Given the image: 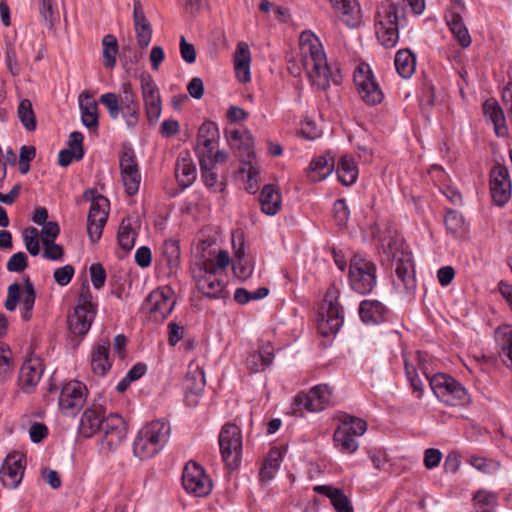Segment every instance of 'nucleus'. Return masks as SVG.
I'll return each mask as SVG.
<instances>
[{
    "instance_id": "nucleus-1",
    "label": "nucleus",
    "mask_w": 512,
    "mask_h": 512,
    "mask_svg": "<svg viewBox=\"0 0 512 512\" xmlns=\"http://www.w3.org/2000/svg\"><path fill=\"white\" fill-rule=\"evenodd\" d=\"M299 50L303 69L313 88L325 91L331 83L340 82L339 70L328 64L323 45L313 32L303 31L300 34Z\"/></svg>"
},
{
    "instance_id": "nucleus-2",
    "label": "nucleus",
    "mask_w": 512,
    "mask_h": 512,
    "mask_svg": "<svg viewBox=\"0 0 512 512\" xmlns=\"http://www.w3.org/2000/svg\"><path fill=\"white\" fill-rule=\"evenodd\" d=\"M416 357L419 369L429 380L430 387L440 402L451 407H464L471 402L470 394L463 384L445 373H436L429 377L423 365V354L418 351Z\"/></svg>"
},
{
    "instance_id": "nucleus-3",
    "label": "nucleus",
    "mask_w": 512,
    "mask_h": 512,
    "mask_svg": "<svg viewBox=\"0 0 512 512\" xmlns=\"http://www.w3.org/2000/svg\"><path fill=\"white\" fill-rule=\"evenodd\" d=\"M171 427L163 420H155L142 427L133 443L134 455L148 459L159 453L170 438Z\"/></svg>"
},
{
    "instance_id": "nucleus-4",
    "label": "nucleus",
    "mask_w": 512,
    "mask_h": 512,
    "mask_svg": "<svg viewBox=\"0 0 512 512\" xmlns=\"http://www.w3.org/2000/svg\"><path fill=\"white\" fill-rule=\"evenodd\" d=\"M335 419L338 426L333 433L334 448L342 454H354L359 448L357 439L367 431L366 421L345 412H339Z\"/></svg>"
},
{
    "instance_id": "nucleus-5",
    "label": "nucleus",
    "mask_w": 512,
    "mask_h": 512,
    "mask_svg": "<svg viewBox=\"0 0 512 512\" xmlns=\"http://www.w3.org/2000/svg\"><path fill=\"white\" fill-rule=\"evenodd\" d=\"M404 19L402 9L394 3H381L375 15V34L386 48L395 47L399 41V23Z\"/></svg>"
},
{
    "instance_id": "nucleus-6",
    "label": "nucleus",
    "mask_w": 512,
    "mask_h": 512,
    "mask_svg": "<svg viewBox=\"0 0 512 512\" xmlns=\"http://www.w3.org/2000/svg\"><path fill=\"white\" fill-rule=\"evenodd\" d=\"M97 309L98 303L94 300L89 286L83 285L74 311L68 316L70 332L77 336L86 335L95 320Z\"/></svg>"
},
{
    "instance_id": "nucleus-7",
    "label": "nucleus",
    "mask_w": 512,
    "mask_h": 512,
    "mask_svg": "<svg viewBox=\"0 0 512 512\" xmlns=\"http://www.w3.org/2000/svg\"><path fill=\"white\" fill-rule=\"evenodd\" d=\"M349 285L361 295L372 292L377 284L376 265L361 254H355L349 265Z\"/></svg>"
},
{
    "instance_id": "nucleus-8",
    "label": "nucleus",
    "mask_w": 512,
    "mask_h": 512,
    "mask_svg": "<svg viewBox=\"0 0 512 512\" xmlns=\"http://www.w3.org/2000/svg\"><path fill=\"white\" fill-rule=\"evenodd\" d=\"M21 299V317L24 321H29L33 316V308L36 300V291L29 277L24 280L23 290L20 284L12 283L7 289V298L4 303L8 311H14Z\"/></svg>"
},
{
    "instance_id": "nucleus-9",
    "label": "nucleus",
    "mask_w": 512,
    "mask_h": 512,
    "mask_svg": "<svg viewBox=\"0 0 512 512\" xmlns=\"http://www.w3.org/2000/svg\"><path fill=\"white\" fill-rule=\"evenodd\" d=\"M191 272L197 289L204 296L212 299L225 297V284L221 279V273L207 269L203 262H194Z\"/></svg>"
},
{
    "instance_id": "nucleus-10",
    "label": "nucleus",
    "mask_w": 512,
    "mask_h": 512,
    "mask_svg": "<svg viewBox=\"0 0 512 512\" xmlns=\"http://www.w3.org/2000/svg\"><path fill=\"white\" fill-rule=\"evenodd\" d=\"M354 83L360 98L370 106L380 104L384 93L376 78L366 63H360L354 72Z\"/></svg>"
},
{
    "instance_id": "nucleus-11",
    "label": "nucleus",
    "mask_w": 512,
    "mask_h": 512,
    "mask_svg": "<svg viewBox=\"0 0 512 512\" xmlns=\"http://www.w3.org/2000/svg\"><path fill=\"white\" fill-rule=\"evenodd\" d=\"M219 445L223 461L231 469L236 468L241 460L242 435L235 424H225L219 434Z\"/></svg>"
},
{
    "instance_id": "nucleus-12",
    "label": "nucleus",
    "mask_w": 512,
    "mask_h": 512,
    "mask_svg": "<svg viewBox=\"0 0 512 512\" xmlns=\"http://www.w3.org/2000/svg\"><path fill=\"white\" fill-rule=\"evenodd\" d=\"M339 291L335 286L328 288L324 301L327 305L326 312L321 315L319 331L322 335L336 334L343 325V308L338 302Z\"/></svg>"
},
{
    "instance_id": "nucleus-13",
    "label": "nucleus",
    "mask_w": 512,
    "mask_h": 512,
    "mask_svg": "<svg viewBox=\"0 0 512 512\" xmlns=\"http://www.w3.org/2000/svg\"><path fill=\"white\" fill-rule=\"evenodd\" d=\"M119 167L123 186L129 196L135 195L140 187L141 174L135 151L131 145H123L119 155Z\"/></svg>"
},
{
    "instance_id": "nucleus-14",
    "label": "nucleus",
    "mask_w": 512,
    "mask_h": 512,
    "mask_svg": "<svg viewBox=\"0 0 512 512\" xmlns=\"http://www.w3.org/2000/svg\"><path fill=\"white\" fill-rule=\"evenodd\" d=\"M88 396V389L80 381L65 383L60 391L58 407L65 416H75L83 408Z\"/></svg>"
},
{
    "instance_id": "nucleus-15",
    "label": "nucleus",
    "mask_w": 512,
    "mask_h": 512,
    "mask_svg": "<svg viewBox=\"0 0 512 512\" xmlns=\"http://www.w3.org/2000/svg\"><path fill=\"white\" fill-rule=\"evenodd\" d=\"M176 300L171 288L165 286L153 290L142 304L143 310L148 312L155 321H163L174 309Z\"/></svg>"
},
{
    "instance_id": "nucleus-16",
    "label": "nucleus",
    "mask_w": 512,
    "mask_h": 512,
    "mask_svg": "<svg viewBox=\"0 0 512 512\" xmlns=\"http://www.w3.org/2000/svg\"><path fill=\"white\" fill-rule=\"evenodd\" d=\"M183 488L196 497L207 496L212 490V483L204 469L194 461H189L182 474Z\"/></svg>"
},
{
    "instance_id": "nucleus-17",
    "label": "nucleus",
    "mask_w": 512,
    "mask_h": 512,
    "mask_svg": "<svg viewBox=\"0 0 512 512\" xmlns=\"http://www.w3.org/2000/svg\"><path fill=\"white\" fill-rule=\"evenodd\" d=\"M140 86L147 119L149 123L154 124L159 120L162 112L159 88L149 74L141 75Z\"/></svg>"
},
{
    "instance_id": "nucleus-18",
    "label": "nucleus",
    "mask_w": 512,
    "mask_h": 512,
    "mask_svg": "<svg viewBox=\"0 0 512 512\" xmlns=\"http://www.w3.org/2000/svg\"><path fill=\"white\" fill-rule=\"evenodd\" d=\"M331 390L326 384L312 387L308 392H300L294 399L295 410L305 409L309 412H320L330 401Z\"/></svg>"
},
{
    "instance_id": "nucleus-19",
    "label": "nucleus",
    "mask_w": 512,
    "mask_h": 512,
    "mask_svg": "<svg viewBox=\"0 0 512 512\" xmlns=\"http://www.w3.org/2000/svg\"><path fill=\"white\" fill-rule=\"evenodd\" d=\"M512 184L508 168L497 163L490 171V192L493 202L502 207L511 197Z\"/></svg>"
},
{
    "instance_id": "nucleus-20",
    "label": "nucleus",
    "mask_w": 512,
    "mask_h": 512,
    "mask_svg": "<svg viewBox=\"0 0 512 512\" xmlns=\"http://www.w3.org/2000/svg\"><path fill=\"white\" fill-rule=\"evenodd\" d=\"M103 433L100 439L102 449L114 451L126 438V424L119 414H110L105 418L101 428Z\"/></svg>"
},
{
    "instance_id": "nucleus-21",
    "label": "nucleus",
    "mask_w": 512,
    "mask_h": 512,
    "mask_svg": "<svg viewBox=\"0 0 512 512\" xmlns=\"http://www.w3.org/2000/svg\"><path fill=\"white\" fill-rule=\"evenodd\" d=\"M108 200L105 197H98L91 204L88 219L87 232L91 242H97L103 232V228L108 219Z\"/></svg>"
},
{
    "instance_id": "nucleus-22",
    "label": "nucleus",
    "mask_w": 512,
    "mask_h": 512,
    "mask_svg": "<svg viewBox=\"0 0 512 512\" xmlns=\"http://www.w3.org/2000/svg\"><path fill=\"white\" fill-rule=\"evenodd\" d=\"M25 460L19 453H10L0 468V480L7 488H16L22 481Z\"/></svg>"
},
{
    "instance_id": "nucleus-23",
    "label": "nucleus",
    "mask_w": 512,
    "mask_h": 512,
    "mask_svg": "<svg viewBox=\"0 0 512 512\" xmlns=\"http://www.w3.org/2000/svg\"><path fill=\"white\" fill-rule=\"evenodd\" d=\"M205 385L206 379L203 369L198 364H189L183 381L185 399L189 406H195L198 403V398L203 393Z\"/></svg>"
},
{
    "instance_id": "nucleus-24",
    "label": "nucleus",
    "mask_w": 512,
    "mask_h": 512,
    "mask_svg": "<svg viewBox=\"0 0 512 512\" xmlns=\"http://www.w3.org/2000/svg\"><path fill=\"white\" fill-rule=\"evenodd\" d=\"M219 139V130L215 123H203L197 135L196 154L199 161L207 162L210 159L211 152L215 151Z\"/></svg>"
},
{
    "instance_id": "nucleus-25",
    "label": "nucleus",
    "mask_w": 512,
    "mask_h": 512,
    "mask_svg": "<svg viewBox=\"0 0 512 512\" xmlns=\"http://www.w3.org/2000/svg\"><path fill=\"white\" fill-rule=\"evenodd\" d=\"M121 92L122 93L120 95V113L122 114L126 126L129 129H134L139 123V104L136 101V96L133 93L131 84L129 82H124L121 85Z\"/></svg>"
},
{
    "instance_id": "nucleus-26",
    "label": "nucleus",
    "mask_w": 512,
    "mask_h": 512,
    "mask_svg": "<svg viewBox=\"0 0 512 512\" xmlns=\"http://www.w3.org/2000/svg\"><path fill=\"white\" fill-rule=\"evenodd\" d=\"M395 273L399 285L410 293L416 289V278L412 255L409 252H401L394 255Z\"/></svg>"
},
{
    "instance_id": "nucleus-27",
    "label": "nucleus",
    "mask_w": 512,
    "mask_h": 512,
    "mask_svg": "<svg viewBox=\"0 0 512 512\" xmlns=\"http://www.w3.org/2000/svg\"><path fill=\"white\" fill-rule=\"evenodd\" d=\"M104 410L101 406L93 405L87 408L81 415L78 433L79 435L90 438L98 431H101L105 421Z\"/></svg>"
},
{
    "instance_id": "nucleus-28",
    "label": "nucleus",
    "mask_w": 512,
    "mask_h": 512,
    "mask_svg": "<svg viewBox=\"0 0 512 512\" xmlns=\"http://www.w3.org/2000/svg\"><path fill=\"white\" fill-rule=\"evenodd\" d=\"M337 17L349 28L361 23V9L357 0H329Z\"/></svg>"
},
{
    "instance_id": "nucleus-29",
    "label": "nucleus",
    "mask_w": 512,
    "mask_h": 512,
    "mask_svg": "<svg viewBox=\"0 0 512 512\" xmlns=\"http://www.w3.org/2000/svg\"><path fill=\"white\" fill-rule=\"evenodd\" d=\"M133 24L139 47H148L152 39L153 30L140 0L133 1Z\"/></svg>"
},
{
    "instance_id": "nucleus-30",
    "label": "nucleus",
    "mask_w": 512,
    "mask_h": 512,
    "mask_svg": "<svg viewBox=\"0 0 512 512\" xmlns=\"http://www.w3.org/2000/svg\"><path fill=\"white\" fill-rule=\"evenodd\" d=\"M228 142L232 149L237 151V155L242 162H250L254 156L253 137L248 130H233L229 132Z\"/></svg>"
},
{
    "instance_id": "nucleus-31",
    "label": "nucleus",
    "mask_w": 512,
    "mask_h": 512,
    "mask_svg": "<svg viewBox=\"0 0 512 512\" xmlns=\"http://www.w3.org/2000/svg\"><path fill=\"white\" fill-rule=\"evenodd\" d=\"M205 245L206 243L203 242L197 246V254H195L194 262H203L205 266H207V269L223 274L224 269H226L230 264L228 252L220 250L216 254L215 251L209 250L207 253H204Z\"/></svg>"
},
{
    "instance_id": "nucleus-32",
    "label": "nucleus",
    "mask_w": 512,
    "mask_h": 512,
    "mask_svg": "<svg viewBox=\"0 0 512 512\" xmlns=\"http://www.w3.org/2000/svg\"><path fill=\"white\" fill-rule=\"evenodd\" d=\"M110 341L109 339H100L91 351L92 371L100 376H104L111 368L109 358Z\"/></svg>"
},
{
    "instance_id": "nucleus-33",
    "label": "nucleus",
    "mask_w": 512,
    "mask_h": 512,
    "mask_svg": "<svg viewBox=\"0 0 512 512\" xmlns=\"http://www.w3.org/2000/svg\"><path fill=\"white\" fill-rule=\"evenodd\" d=\"M175 176L180 186H191L197 177L196 166L189 152H181L175 165Z\"/></svg>"
},
{
    "instance_id": "nucleus-34",
    "label": "nucleus",
    "mask_w": 512,
    "mask_h": 512,
    "mask_svg": "<svg viewBox=\"0 0 512 512\" xmlns=\"http://www.w3.org/2000/svg\"><path fill=\"white\" fill-rule=\"evenodd\" d=\"M79 108L81 112V122L91 131L97 130L99 126L98 105L89 92H83L79 95Z\"/></svg>"
},
{
    "instance_id": "nucleus-35",
    "label": "nucleus",
    "mask_w": 512,
    "mask_h": 512,
    "mask_svg": "<svg viewBox=\"0 0 512 512\" xmlns=\"http://www.w3.org/2000/svg\"><path fill=\"white\" fill-rule=\"evenodd\" d=\"M313 491L329 498L336 512H354L350 499L341 489L332 485H316Z\"/></svg>"
},
{
    "instance_id": "nucleus-36",
    "label": "nucleus",
    "mask_w": 512,
    "mask_h": 512,
    "mask_svg": "<svg viewBox=\"0 0 512 512\" xmlns=\"http://www.w3.org/2000/svg\"><path fill=\"white\" fill-rule=\"evenodd\" d=\"M386 307L378 300L365 299L359 305V316L363 323L377 325L384 321Z\"/></svg>"
},
{
    "instance_id": "nucleus-37",
    "label": "nucleus",
    "mask_w": 512,
    "mask_h": 512,
    "mask_svg": "<svg viewBox=\"0 0 512 512\" xmlns=\"http://www.w3.org/2000/svg\"><path fill=\"white\" fill-rule=\"evenodd\" d=\"M494 337L504 364L512 370V325H500L495 330Z\"/></svg>"
},
{
    "instance_id": "nucleus-38",
    "label": "nucleus",
    "mask_w": 512,
    "mask_h": 512,
    "mask_svg": "<svg viewBox=\"0 0 512 512\" xmlns=\"http://www.w3.org/2000/svg\"><path fill=\"white\" fill-rule=\"evenodd\" d=\"M251 53L247 43L239 42L234 55V68L238 80L242 83L250 80Z\"/></svg>"
},
{
    "instance_id": "nucleus-39",
    "label": "nucleus",
    "mask_w": 512,
    "mask_h": 512,
    "mask_svg": "<svg viewBox=\"0 0 512 512\" xmlns=\"http://www.w3.org/2000/svg\"><path fill=\"white\" fill-rule=\"evenodd\" d=\"M485 117L491 121L495 133L498 136H505L508 132L504 112L495 99H488L483 104Z\"/></svg>"
},
{
    "instance_id": "nucleus-40",
    "label": "nucleus",
    "mask_w": 512,
    "mask_h": 512,
    "mask_svg": "<svg viewBox=\"0 0 512 512\" xmlns=\"http://www.w3.org/2000/svg\"><path fill=\"white\" fill-rule=\"evenodd\" d=\"M259 201L262 212L266 215L274 216L281 208L282 198L280 191L274 185L267 184L261 190Z\"/></svg>"
},
{
    "instance_id": "nucleus-41",
    "label": "nucleus",
    "mask_w": 512,
    "mask_h": 512,
    "mask_svg": "<svg viewBox=\"0 0 512 512\" xmlns=\"http://www.w3.org/2000/svg\"><path fill=\"white\" fill-rule=\"evenodd\" d=\"M334 169L333 157L329 154L318 156L309 165L308 176L313 182L324 180Z\"/></svg>"
},
{
    "instance_id": "nucleus-42",
    "label": "nucleus",
    "mask_w": 512,
    "mask_h": 512,
    "mask_svg": "<svg viewBox=\"0 0 512 512\" xmlns=\"http://www.w3.org/2000/svg\"><path fill=\"white\" fill-rule=\"evenodd\" d=\"M273 348L270 345L263 346L259 351L249 354L246 360L247 367L252 372H261L270 366L273 362Z\"/></svg>"
},
{
    "instance_id": "nucleus-43",
    "label": "nucleus",
    "mask_w": 512,
    "mask_h": 512,
    "mask_svg": "<svg viewBox=\"0 0 512 512\" xmlns=\"http://www.w3.org/2000/svg\"><path fill=\"white\" fill-rule=\"evenodd\" d=\"M43 369L36 359L25 361L20 369L19 379L24 387L33 388L41 379Z\"/></svg>"
},
{
    "instance_id": "nucleus-44",
    "label": "nucleus",
    "mask_w": 512,
    "mask_h": 512,
    "mask_svg": "<svg viewBox=\"0 0 512 512\" xmlns=\"http://www.w3.org/2000/svg\"><path fill=\"white\" fill-rule=\"evenodd\" d=\"M397 73L404 79H409L415 72L416 57L409 49L397 51L394 60Z\"/></svg>"
},
{
    "instance_id": "nucleus-45",
    "label": "nucleus",
    "mask_w": 512,
    "mask_h": 512,
    "mask_svg": "<svg viewBox=\"0 0 512 512\" xmlns=\"http://www.w3.org/2000/svg\"><path fill=\"white\" fill-rule=\"evenodd\" d=\"M337 175L340 182L345 186L354 184L358 178V168L351 156L344 155L337 165Z\"/></svg>"
},
{
    "instance_id": "nucleus-46",
    "label": "nucleus",
    "mask_w": 512,
    "mask_h": 512,
    "mask_svg": "<svg viewBox=\"0 0 512 512\" xmlns=\"http://www.w3.org/2000/svg\"><path fill=\"white\" fill-rule=\"evenodd\" d=\"M283 461V452L278 447L270 449L265 463L260 471V478L262 481L269 482L273 479L275 473L280 468Z\"/></svg>"
},
{
    "instance_id": "nucleus-47",
    "label": "nucleus",
    "mask_w": 512,
    "mask_h": 512,
    "mask_svg": "<svg viewBox=\"0 0 512 512\" xmlns=\"http://www.w3.org/2000/svg\"><path fill=\"white\" fill-rule=\"evenodd\" d=\"M447 25L449 26L450 31L458 43L463 48H467L471 44V37L469 35L468 29L466 28L463 19L459 14L451 13L449 16H447Z\"/></svg>"
},
{
    "instance_id": "nucleus-48",
    "label": "nucleus",
    "mask_w": 512,
    "mask_h": 512,
    "mask_svg": "<svg viewBox=\"0 0 512 512\" xmlns=\"http://www.w3.org/2000/svg\"><path fill=\"white\" fill-rule=\"evenodd\" d=\"M238 241H239L238 248L236 247L235 237L233 238V241H232L234 251H235V257L237 258V260L233 262L232 269H233L234 274L238 278L245 280L252 274V267L247 263H243L244 251H243V236H242V234L239 235Z\"/></svg>"
},
{
    "instance_id": "nucleus-49",
    "label": "nucleus",
    "mask_w": 512,
    "mask_h": 512,
    "mask_svg": "<svg viewBox=\"0 0 512 512\" xmlns=\"http://www.w3.org/2000/svg\"><path fill=\"white\" fill-rule=\"evenodd\" d=\"M403 359L405 374L412 389V394L415 398L421 399L425 392L424 383L417 373V368L412 363H410L405 354L403 355Z\"/></svg>"
},
{
    "instance_id": "nucleus-50",
    "label": "nucleus",
    "mask_w": 512,
    "mask_h": 512,
    "mask_svg": "<svg viewBox=\"0 0 512 512\" xmlns=\"http://www.w3.org/2000/svg\"><path fill=\"white\" fill-rule=\"evenodd\" d=\"M446 229L454 236L461 237L467 232V225L461 213L450 210L445 215Z\"/></svg>"
},
{
    "instance_id": "nucleus-51",
    "label": "nucleus",
    "mask_w": 512,
    "mask_h": 512,
    "mask_svg": "<svg viewBox=\"0 0 512 512\" xmlns=\"http://www.w3.org/2000/svg\"><path fill=\"white\" fill-rule=\"evenodd\" d=\"M17 115L26 130L34 131L36 129V118L32 103L29 99H23L20 101L17 109Z\"/></svg>"
},
{
    "instance_id": "nucleus-52",
    "label": "nucleus",
    "mask_w": 512,
    "mask_h": 512,
    "mask_svg": "<svg viewBox=\"0 0 512 512\" xmlns=\"http://www.w3.org/2000/svg\"><path fill=\"white\" fill-rule=\"evenodd\" d=\"M104 66L113 68L116 64V55L118 53V43L115 36L108 34L102 39Z\"/></svg>"
},
{
    "instance_id": "nucleus-53",
    "label": "nucleus",
    "mask_w": 512,
    "mask_h": 512,
    "mask_svg": "<svg viewBox=\"0 0 512 512\" xmlns=\"http://www.w3.org/2000/svg\"><path fill=\"white\" fill-rule=\"evenodd\" d=\"M497 496L488 491H479L474 496V507L477 512H495Z\"/></svg>"
},
{
    "instance_id": "nucleus-54",
    "label": "nucleus",
    "mask_w": 512,
    "mask_h": 512,
    "mask_svg": "<svg viewBox=\"0 0 512 512\" xmlns=\"http://www.w3.org/2000/svg\"><path fill=\"white\" fill-rule=\"evenodd\" d=\"M201 169V177L204 184L214 191L221 190V184L218 183V176L213 172L212 160L208 159L207 162L199 161Z\"/></svg>"
},
{
    "instance_id": "nucleus-55",
    "label": "nucleus",
    "mask_w": 512,
    "mask_h": 512,
    "mask_svg": "<svg viewBox=\"0 0 512 512\" xmlns=\"http://www.w3.org/2000/svg\"><path fill=\"white\" fill-rule=\"evenodd\" d=\"M99 102L103 104L107 110L111 119L115 120L120 115V96L118 97L115 93H105L99 98Z\"/></svg>"
},
{
    "instance_id": "nucleus-56",
    "label": "nucleus",
    "mask_w": 512,
    "mask_h": 512,
    "mask_svg": "<svg viewBox=\"0 0 512 512\" xmlns=\"http://www.w3.org/2000/svg\"><path fill=\"white\" fill-rule=\"evenodd\" d=\"M162 255L166 258L171 268L177 266L180 258L178 242L172 239L166 240L162 246Z\"/></svg>"
},
{
    "instance_id": "nucleus-57",
    "label": "nucleus",
    "mask_w": 512,
    "mask_h": 512,
    "mask_svg": "<svg viewBox=\"0 0 512 512\" xmlns=\"http://www.w3.org/2000/svg\"><path fill=\"white\" fill-rule=\"evenodd\" d=\"M23 241L27 251L32 256H37L40 252L39 232L34 227H29L23 232Z\"/></svg>"
},
{
    "instance_id": "nucleus-58",
    "label": "nucleus",
    "mask_w": 512,
    "mask_h": 512,
    "mask_svg": "<svg viewBox=\"0 0 512 512\" xmlns=\"http://www.w3.org/2000/svg\"><path fill=\"white\" fill-rule=\"evenodd\" d=\"M469 463L475 469L485 474H493L499 470V464L497 462L481 456H471Z\"/></svg>"
},
{
    "instance_id": "nucleus-59",
    "label": "nucleus",
    "mask_w": 512,
    "mask_h": 512,
    "mask_svg": "<svg viewBox=\"0 0 512 512\" xmlns=\"http://www.w3.org/2000/svg\"><path fill=\"white\" fill-rule=\"evenodd\" d=\"M136 233L129 225L121 224L118 231V242L122 249L129 251L135 245Z\"/></svg>"
},
{
    "instance_id": "nucleus-60",
    "label": "nucleus",
    "mask_w": 512,
    "mask_h": 512,
    "mask_svg": "<svg viewBox=\"0 0 512 512\" xmlns=\"http://www.w3.org/2000/svg\"><path fill=\"white\" fill-rule=\"evenodd\" d=\"M334 219L338 226L345 227L350 218V210L344 198L337 199L333 205Z\"/></svg>"
},
{
    "instance_id": "nucleus-61",
    "label": "nucleus",
    "mask_w": 512,
    "mask_h": 512,
    "mask_svg": "<svg viewBox=\"0 0 512 512\" xmlns=\"http://www.w3.org/2000/svg\"><path fill=\"white\" fill-rule=\"evenodd\" d=\"M74 273V267L70 264H67L57 268L53 273V278L58 285L66 286L72 280Z\"/></svg>"
},
{
    "instance_id": "nucleus-62",
    "label": "nucleus",
    "mask_w": 512,
    "mask_h": 512,
    "mask_svg": "<svg viewBox=\"0 0 512 512\" xmlns=\"http://www.w3.org/2000/svg\"><path fill=\"white\" fill-rule=\"evenodd\" d=\"M39 10L43 23L51 29L55 21L52 0H40Z\"/></svg>"
},
{
    "instance_id": "nucleus-63",
    "label": "nucleus",
    "mask_w": 512,
    "mask_h": 512,
    "mask_svg": "<svg viewBox=\"0 0 512 512\" xmlns=\"http://www.w3.org/2000/svg\"><path fill=\"white\" fill-rule=\"evenodd\" d=\"M41 241L46 244L55 241L60 232V227L57 222L49 221L42 225Z\"/></svg>"
},
{
    "instance_id": "nucleus-64",
    "label": "nucleus",
    "mask_w": 512,
    "mask_h": 512,
    "mask_svg": "<svg viewBox=\"0 0 512 512\" xmlns=\"http://www.w3.org/2000/svg\"><path fill=\"white\" fill-rule=\"evenodd\" d=\"M7 270L10 272H21L27 267V256L24 252L13 254L7 262Z\"/></svg>"
}]
</instances>
